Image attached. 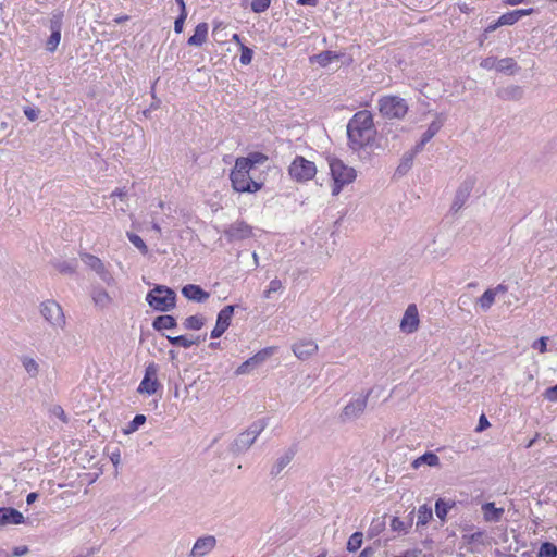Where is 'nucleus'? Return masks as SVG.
Listing matches in <instances>:
<instances>
[{
    "instance_id": "1",
    "label": "nucleus",
    "mask_w": 557,
    "mask_h": 557,
    "mask_svg": "<svg viewBox=\"0 0 557 557\" xmlns=\"http://www.w3.org/2000/svg\"><path fill=\"white\" fill-rule=\"evenodd\" d=\"M375 128L371 112L358 111L347 124V136L350 148L359 150L370 145L375 137Z\"/></svg>"
},
{
    "instance_id": "2",
    "label": "nucleus",
    "mask_w": 557,
    "mask_h": 557,
    "mask_svg": "<svg viewBox=\"0 0 557 557\" xmlns=\"http://www.w3.org/2000/svg\"><path fill=\"white\" fill-rule=\"evenodd\" d=\"M248 164L246 160H236L231 171L232 186L238 193H256L262 186L261 183L251 178Z\"/></svg>"
},
{
    "instance_id": "3",
    "label": "nucleus",
    "mask_w": 557,
    "mask_h": 557,
    "mask_svg": "<svg viewBox=\"0 0 557 557\" xmlns=\"http://www.w3.org/2000/svg\"><path fill=\"white\" fill-rule=\"evenodd\" d=\"M329 166L333 178L332 195L337 196L343 187L356 180L357 172L337 158L329 159Z\"/></svg>"
},
{
    "instance_id": "4",
    "label": "nucleus",
    "mask_w": 557,
    "mask_h": 557,
    "mask_svg": "<svg viewBox=\"0 0 557 557\" xmlns=\"http://www.w3.org/2000/svg\"><path fill=\"white\" fill-rule=\"evenodd\" d=\"M146 301L154 310L166 312L175 307L176 294L170 287L157 285L146 295Z\"/></svg>"
},
{
    "instance_id": "5",
    "label": "nucleus",
    "mask_w": 557,
    "mask_h": 557,
    "mask_svg": "<svg viewBox=\"0 0 557 557\" xmlns=\"http://www.w3.org/2000/svg\"><path fill=\"white\" fill-rule=\"evenodd\" d=\"M381 115L385 119H403L408 112V103L398 96H383L377 101Z\"/></svg>"
},
{
    "instance_id": "6",
    "label": "nucleus",
    "mask_w": 557,
    "mask_h": 557,
    "mask_svg": "<svg viewBox=\"0 0 557 557\" xmlns=\"http://www.w3.org/2000/svg\"><path fill=\"white\" fill-rule=\"evenodd\" d=\"M267 425L268 423L265 419H260L252 422L245 432L240 433L236 437L234 442V449L236 451L247 450L256 442Z\"/></svg>"
},
{
    "instance_id": "7",
    "label": "nucleus",
    "mask_w": 557,
    "mask_h": 557,
    "mask_svg": "<svg viewBox=\"0 0 557 557\" xmlns=\"http://www.w3.org/2000/svg\"><path fill=\"white\" fill-rule=\"evenodd\" d=\"M289 175L297 182H307L313 178L317 174V166L314 162L297 156L288 168Z\"/></svg>"
},
{
    "instance_id": "8",
    "label": "nucleus",
    "mask_w": 557,
    "mask_h": 557,
    "mask_svg": "<svg viewBox=\"0 0 557 557\" xmlns=\"http://www.w3.org/2000/svg\"><path fill=\"white\" fill-rule=\"evenodd\" d=\"M371 393L372 389H369L367 393L359 394L357 397L351 398V400L343 408L341 414L342 421L346 422L358 419L363 413Z\"/></svg>"
},
{
    "instance_id": "9",
    "label": "nucleus",
    "mask_w": 557,
    "mask_h": 557,
    "mask_svg": "<svg viewBox=\"0 0 557 557\" xmlns=\"http://www.w3.org/2000/svg\"><path fill=\"white\" fill-rule=\"evenodd\" d=\"M159 368L154 362L146 366L144 377L137 388V392L143 395H153L160 388L161 384L158 380Z\"/></svg>"
},
{
    "instance_id": "10",
    "label": "nucleus",
    "mask_w": 557,
    "mask_h": 557,
    "mask_svg": "<svg viewBox=\"0 0 557 557\" xmlns=\"http://www.w3.org/2000/svg\"><path fill=\"white\" fill-rule=\"evenodd\" d=\"M40 313L52 326L63 327L65 317L61 306L54 300H46L40 306Z\"/></svg>"
},
{
    "instance_id": "11",
    "label": "nucleus",
    "mask_w": 557,
    "mask_h": 557,
    "mask_svg": "<svg viewBox=\"0 0 557 557\" xmlns=\"http://www.w3.org/2000/svg\"><path fill=\"white\" fill-rule=\"evenodd\" d=\"M81 259L88 268L95 271L107 285L114 284L113 275L98 257L90 253H82Z\"/></svg>"
},
{
    "instance_id": "12",
    "label": "nucleus",
    "mask_w": 557,
    "mask_h": 557,
    "mask_svg": "<svg viewBox=\"0 0 557 557\" xmlns=\"http://www.w3.org/2000/svg\"><path fill=\"white\" fill-rule=\"evenodd\" d=\"M235 307L233 305L225 306L219 313L216 318V323L214 329L211 331V338H219L223 335V333L228 329L232 317L234 314Z\"/></svg>"
},
{
    "instance_id": "13",
    "label": "nucleus",
    "mask_w": 557,
    "mask_h": 557,
    "mask_svg": "<svg viewBox=\"0 0 557 557\" xmlns=\"http://www.w3.org/2000/svg\"><path fill=\"white\" fill-rule=\"evenodd\" d=\"M474 187V180L473 178H467L463 181L460 186L458 187L455 199L451 203V211L458 212L465 203L468 201L471 191Z\"/></svg>"
},
{
    "instance_id": "14",
    "label": "nucleus",
    "mask_w": 557,
    "mask_h": 557,
    "mask_svg": "<svg viewBox=\"0 0 557 557\" xmlns=\"http://www.w3.org/2000/svg\"><path fill=\"white\" fill-rule=\"evenodd\" d=\"M225 235L230 240L246 239L252 236V227L244 221H236L225 230Z\"/></svg>"
},
{
    "instance_id": "15",
    "label": "nucleus",
    "mask_w": 557,
    "mask_h": 557,
    "mask_svg": "<svg viewBox=\"0 0 557 557\" xmlns=\"http://www.w3.org/2000/svg\"><path fill=\"white\" fill-rule=\"evenodd\" d=\"M216 545V539L213 535L201 536L196 540L190 550V557H205Z\"/></svg>"
},
{
    "instance_id": "16",
    "label": "nucleus",
    "mask_w": 557,
    "mask_h": 557,
    "mask_svg": "<svg viewBox=\"0 0 557 557\" xmlns=\"http://www.w3.org/2000/svg\"><path fill=\"white\" fill-rule=\"evenodd\" d=\"M419 326V314L416 305H409L400 322V330L407 334L413 333Z\"/></svg>"
},
{
    "instance_id": "17",
    "label": "nucleus",
    "mask_w": 557,
    "mask_h": 557,
    "mask_svg": "<svg viewBox=\"0 0 557 557\" xmlns=\"http://www.w3.org/2000/svg\"><path fill=\"white\" fill-rule=\"evenodd\" d=\"M25 523V518L22 512L12 507L0 508V529L7 525H16Z\"/></svg>"
},
{
    "instance_id": "18",
    "label": "nucleus",
    "mask_w": 557,
    "mask_h": 557,
    "mask_svg": "<svg viewBox=\"0 0 557 557\" xmlns=\"http://www.w3.org/2000/svg\"><path fill=\"white\" fill-rule=\"evenodd\" d=\"M483 513V520L487 523H497L503 519L505 509L503 507H496L494 502L484 503L481 506Z\"/></svg>"
},
{
    "instance_id": "19",
    "label": "nucleus",
    "mask_w": 557,
    "mask_h": 557,
    "mask_svg": "<svg viewBox=\"0 0 557 557\" xmlns=\"http://www.w3.org/2000/svg\"><path fill=\"white\" fill-rule=\"evenodd\" d=\"M293 351L299 359H307L318 351V345L311 339L300 341L293 345Z\"/></svg>"
},
{
    "instance_id": "20",
    "label": "nucleus",
    "mask_w": 557,
    "mask_h": 557,
    "mask_svg": "<svg viewBox=\"0 0 557 557\" xmlns=\"http://www.w3.org/2000/svg\"><path fill=\"white\" fill-rule=\"evenodd\" d=\"M442 126H443V120H441L440 117L437 120L433 121L429 125L428 129L423 133L420 141L414 146L413 154L422 151L425 144L429 143L438 133V131L441 129Z\"/></svg>"
},
{
    "instance_id": "21",
    "label": "nucleus",
    "mask_w": 557,
    "mask_h": 557,
    "mask_svg": "<svg viewBox=\"0 0 557 557\" xmlns=\"http://www.w3.org/2000/svg\"><path fill=\"white\" fill-rule=\"evenodd\" d=\"M182 294L189 300L203 302L209 298V293L203 290L199 285L187 284L182 288Z\"/></svg>"
},
{
    "instance_id": "22",
    "label": "nucleus",
    "mask_w": 557,
    "mask_h": 557,
    "mask_svg": "<svg viewBox=\"0 0 557 557\" xmlns=\"http://www.w3.org/2000/svg\"><path fill=\"white\" fill-rule=\"evenodd\" d=\"M91 298L95 304L100 309L108 308L111 306L113 299L109 295V293L101 286H95L91 292Z\"/></svg>"
},
{
    "instance_id": "23",
    "label": "nucleus",
    "mask_w": 557,
    "mask_h": 557,
    "mask_svg": "<svg viewBox=\"0 0 557 557\" xmlns=\"http://www.w3.org/2000/svg\"><path fill=\"white\" fill-rule=\"evenodd\" d=\"M295 454L296 449L294 447H290L287 450H285L283 455H281L273 465L271 474L274 476L278 475L285 469V467H287L290 463V461L295 457Z\"/></svg>"
},
{
    "instance_id": "24",
    "label": "nucleus",
    "mask_w": 557,
    "mask_h": 557,
    "mask_svg": "<svg viewBox=\"0 0 557 557\" xmlns=\"http://www.w3.org/2000/svg\"><path fill=\"white\" fill-rule=\"evenodd\" d=\"M533 11L534 10L532 8H530V9H519V10H513V11L507 12L499 16L498 25H513L521 17L531 14Z\"/></svg>"
},
{
    "instance_id": "25",
    "label": "nucleus",
    "mask_w": 557,
    "mask_h": 557,
    "mask_svg": "<svg viewBox=\"0 0 557 557\" xmlns=\"http://www.w3.org/2000/svg\"><path fill=\"white\" fill-rule=\"evenodd\" d=\"M208 36V25L207 23H199L194 34L188 38L189 46H201L206 42Z\"/></svg>"
},
{
    "instance_id": "26",
    "label": "nucleus",
    "mask_w": 557,
    "mask_h": 557,
    "mask_svg": "<svg viewBox=\"0 0 557 557\" xmlns=\"http://www.w3.org/2000/svg\"><path fill=\"white\" fill-rule=\"evenodd\" d=\"M454 500H446L444 498H438L435 503V513L437 518L444 523L446 521L447 515L450 509L455 507Z\"/></svg>"
},
{
    "instance_id": "27",
    "label": "nucleus",
    "mask_w": 557,
    "mask_h": 557,
    "mask_svg": "<svg viewBox=\"0 0 557 557\" xmlns=\"http://www.w3.org/2000/svg\"><path fill=\"white\" fill-rule=\"evenodd\" d=\"M433 519V509L428 504H423L417 511V528L425 527Z\"/></svg>"
},
{
    "instance_id": "28",
    "label": "nucleus",
    "mask_w": 557,
    "mask_h": 557,
    "mask_svg": "<svg viewBox=\"0 0 557 557\" xmlns=\"http://www.w3.org/2000/svg\"><path fill=\"white\" fill-rule=\"evenodd\" d=\"M152 326L157 331L171 330L176 327V320L169 314L159 315L153 320Z\"/></svg>"
},
{
    "instance_id": "29",
    "label": "nucleus",
    "mask_w": 557,
    "mask_h": 557,
    "mask_svg": "<svg viewBox=\"0 0 557 557\" xmlns=\"http://www.w3.org/2000/svg\"><path fill=\"white\" fill-rule=\"evenodd\" d=\"M422 465L436 467L440 465V458L436 454L429 451L414 459L411 466L413 469H418Z\"/></svg>"
},
{
    "instance_id": "30",
    "label": "nucleus",
    "mask_w": 557,
    "mask_h": 557,
    "mask_svg": "<svg viewBox=\"0 0 557 557\" xmlns=\"http://www.w3.org/2000/svg\"><path fill=\"white\" fill-rule=\"evenodd\" d=\"M21 362L25 371L28 373L30 377H36L39 373V364L38 362L28 356H23L21 358Z\"/></svg>"
},
{
    "instance_id": "31",
    "label": "nucleus",
    "mask_w": 557,
    "mask_h": 557,
    "mask_svg": "<svg viewBox=\"0 0 557 557\" xmlns=\"http://www.w3.org/2000/svg\"><path fill=\"white\" fill-rule=\"evenodd\" d=\"M339 54L334 51H323L319 54H315L312 60L317 62L320 66H327L334 60H338Z\"/></svg>"
},
{
    "instance_id": "32",
    "label": "nucleus",
    "mask_w": 557,
    "mask_h": 557,
    "mask_svg": "<svg viewBox=\"0 0 557 557\" xmlns=\"http://www.w3.org/2000/svg\"><path fill=\"white\" fill-rule=\"evenodd\" d=\"M54 268L64 274H73L76 270L77 262L74 259L71 260H58L53 262Z\"/></svg>"
},
{
    "instance_id": "33",
    "label": "nucleus",
    "mask_w": 557,
    "mask_h": 557,
    "mask_svg": "<svg viewBox=\"0 0 557 557\" xmlns=\"http://www.w3.org/2000/svg\"><path fill=\"white\" fill-rule=\"evenodd\" d=\"M495 293H493L491 289H486L479 298L478 305L483 311H487L495 302Z\"/></svg>"
},
{
    "instance_id": "34",
    "label": "nucleus",
    "mask_w": 557,
    "mask_h": 557,
    "mask_svg": "<svg viewBox=\"0 0 557 557\" xmlns=\"http://www.w3.org/2000/svg\"><path fill=\"white\" fill-rule=\"evenodd\" d=\"M146 420V416L136 414L134 419L123 429V433L127 435L136 432L141 425L145 424Z\"/></svg>"
},
{
    "instance_id": "35",
    "label": "nucleus",
    "mask_w": 557,
    "mask_h": 557,
    "mask_svg": "<svg viewBox=\"0 0 557 557\" xmlns=\"http://www.w3.org/2000/svg\"><path fill=\"white\" fill-rule=\"evenodd\" d=\"M385 518L379 517L372 520L369 530H368V536L369 537H375L377 536L384 529H385Z\"/></svg>"
},
{
    "instance_id": "36",
    "label": "nucleus",
    "mask_w": 557,
    "mask_h": 557,
    "mask_svg": "<svg viewBox=\"0 0 557 557\" xmlns=\"http://www.w3.org/2000/svg\"><path fill=\"white\" fill-rule=\"evenodd\" d=\"M205 324V318L202 315H190L185 319L184 321V327L186 330H200Z\"/></svg>"
},
{
    "instance_id": "37",
    "label": "nucleus",
    "mask_w": 557,
    "mask_h": 557,
    "mask_svg": "<svg viewBox=\"0 0 557 557\" xmlns=\"http://www.w3.org/2000/svg\"><path fill=\"white\" fill-rule=\"evenodd\" d=\"M363 542V534L362 532H355L350 535L347 542V550L350 553L357 552Z\"/></svg>"
},
{
    "instance_id": "38",
    "label": "nucleus",
    "mask_w": 557,
    "mask_h": 557,
    "mask_svg": "<svg viewBox=\"0 0 557 557\" xmlns=\"http://www.w3.org/2000/svg\"><path fill=\"white\" fill-rule=\"evenodd\" d=\"M168 339L172 345L183 348H189L197 343L195 339H190L184 335L168 336Z\"/></svg>"
},
{
    "instance_id": "39",
    "label": "nucleus",
    "mask_w": 557,
    "mask_h": 557,
    "mask_svg": "<svg viewBox=\"0 0 557 557\" xmlns=\"http://www.w3.org/2000/svg\"><path fill=\"white\" fill-rule=\"evenodd\" d=\"M537 557H557V546L550 542L541 545Z\"/></svg>"
},
{
    "instance_id": "40",
    "label": "nucleus",
    "mask_w": 557,
    "mask_h": 557,
    "mask_svg": "<svg viewBox=\"0 0 557 557\" xmlns=\"http://www.w3.org/2000/svg\"><path fill=\"white\" fill-rule=\"evenodd\" d=\"M126 236L128 238V240L143 253V255H146L148 252V247L147 245L145 244V242L143 240V238L140 236H138L137 234H134V233H131V232H127L126 233Z\"/></svg>"
},
{
    "instance_id": "41",
    "label": "nucleus",
    "mask_w": 557,
    "mask_h": 557,
    "mask_svg": "<svg viewBox=\"0 0 557 557\" xmlns=\"http://www.w3.org/2000/svg\"><path fill=\"white\" fill-rule=\"evenodd\" d=\"M517 63L512 58H504L500 60H497V71L504 72V73H511L512 70L516 67Z\"/></svg>"
},
{
    "instance_id": "42",
    "label": "nucleus",
    "mask_w": 557,
    "mask_h": 557,
    "mask_svg": "<svg viewBox=\"0 0 557 557\" xmlns=\"http://www.w3.org/2000/svg\"><path fill=\"white\" fill-rule=\"evenodd\" d=\"M240 58L239 61L243 65H248L251 63L253 51L249 47L245 46L244 44H240Z\"/></svg>"
},
{
    "instance_id": "43",
    "label": "nucleus",
    "mask_w": 557,
    "mask_h": 557,
    "mask_svg": "<svg viewBox=\"0 0 557 557\" xmlns=\"http://www.w3.org/2000/svg\"><path fill=\"white\" fill-rule=\"evenodd\" d=\"M282 288H283L282 281L278 278H273L270 282L268 288L264 290L263 297L267 299H270L272 297L273 293L281 290Z\"/></svg>"
},
{
    "instance_id": "44",
    "label": "nucleus",
    "mask_w": 557,
    "mask_h": 557,
    "mask_svg": "<svg viewBox=\"0 0 557 557\" xmlns=\"http://www.w3.org/2000/svg\"><path fill=\"white\" fill-rule=\"evenodd\" d=\"M265 159L267 158L262 153H251L246 158H237L236 160H246L249 163L250 172L256 164L263 162Z\"/></svg>"
},
{
    "instance_id": "45",
    "label": "nucleus",
    "mask_w": 557,
    "mask_h": 557,
    "mask_svg": "<svg viewBox=\"0 0 557 557\" xmlns=\"http://www.w3.org/2000/svg\"><path fill=\"white\" fill-rule=\"evenodd\" d=\"M61 40V33L53 32L47 40V50L50 52L55 51Z\"/></svg>"
},
{
    "instance_id": "46",
    "label": "nucleus",
    "mask_w": 557,
    "mask_h": 557,
    "mask_svg": "<svg viewBox=\"0 0 557 557\" xmlns=\"http://www.w3.org/2000/svg\"><path fill=\"white\" fill-rule=\"evenodd\" d=\"M271 0H252L251 10L256 13H262L270 7Z\"/></svg>"
},
{
    "instance_id": "47",
    "label": "nucleus",
    "mask_w": 557,
    "mask_h": 557,
    "mask_svg": "<svg viewBox=\"0 0 557 557\" xmlns=\"http://www.w3.org/2000/svg\"><path fill=\"white\" fill-rule=\"evenodd\" d=\"M256 367L255 363L251 361V358L243 362L235 371L236 375H243L247 374L251 368Z\"/></svg>"
},
{
    "instance_id": "48",
    "label": "nucleus",
    "mask_w": 557,
    "mask_h": 557,
    "mask_svg": "<svg viewBox=\"0 0 557 557\" xmlns=\"http://www.w3.org/2000/svg\"><path fill=\"white\" fill-rule=\"evenodd\" d=\"M50 413L52 416L57 417L58 419H60L62 422H64V423L67 422V417L61 406H59V405L52 406L50 409Z\"/></svg>"
},
{
    "instance_id": "49",
    "label": "nucleus",
    "mask_w": 557,
    "mask_h": 557,
    "mask_svg": "<svg viewBox=\"0 0 557 557\" xmlns=\"http://www.w3.org/2000/svg\"><path fill=\"white\" fill-rule=\"evenodd\" d=\"M391 528L393 531L396 532H407V525L404 521H401L399 518L394 517L391 521Z\"/></svg>"
},
{
    "instance_id": "50",
    "label": "nucleus",
    "mask_w": 557,
    "mask_h": 557,
    "mask_svg": "<svg viewBox=\"0 0 557 557\" xmlns=\"http://www.w3.org/2000/svg\"><path fill=\"white\" fill-rule=\"evenodd\" d=\"M480 66L485 70H497V59L494 57H487L481 61Z\"/></svg>"
},
{
    "instance_id": "51",
    "label": "nucleus",
    "mask_w": 557,
    "mask_h": 557,
    "mask_svg": "<svg viewBox=\"0 0 557 557\" xmlns=\"http://www.w3.org/2000/svg\"><path fill=\"white\" fill-rule=\"evenodd\" d=\"M270 354H271V349L261 350L251 357V361L255 363V366H258L261 362H263Z\"/></svg>"
},
{
    "instance_id": "52",
    "label": "nucleus",
    "mask_w": 557,
    "mask_h": 557,
    "mask_svg": "<svg viewBox=\"0 0 557 557\" xmlns=\"http://www.w3.org/2000/svg\"><path fill=\"white\" fill-rule=\"evenodd\" d=\"M187 17V12H181L174 22V30L180 34L183 32L184 22Z\"/></svg>"
},
{
    "instance_id": "53",
    "label": "nucleus",
    "mask_w": 557,
    "mask_h": 557,
    "mask_svg": "<svg viewBox=\"0 0 557 557\" xmlns=\"http://www.w3.org/2000/svg\"><path fill=\"white\" fill-rule=\"evenodd\" d=\"M61 27H62V17H61V15H53V17L50 20L51 33H53V32H60L61 33Z\"/></svg>"
},
{
    "instance_id": "54",
    "label": "nucleus",
    "mask_w": 557,
    "mask_h": 557,
    "mask_svg": "<svg viewBox=\"0 0 557 557\" xmlns=\"http://www.w3.org/2000/svg\"><path fill=\"white\" fill-rule=\"evenodd\" d=\"M544 397L549 401L557 403V384L548 387L544 393Z\"/></svg>"
},
{
    "instance_id": "55",
    "label": "nucleus",
    "mask_w": 557,
    "mask_h": 557,
    "mask_svg": "<svg viewBox=\"0 0 557 557\" xmlns=\"http://www.w3.org/2000/svg\"><path fill=\"white\" fill-rule=\"evenodd\" d=\"M547 337H541L533 343L532 347L541 352H544L547 350Z\"/></svg>"
},
{
    "instance_id": "56",
    "label": "nucleus",
    "mask_w": 557,
    "mask_h": 557,
    "mask_svg": "<svg viewBox=\"0 0 557 557\" xmlns=\"http://www.w3.org/2000/svg\"><path fill=\"white\" fill-rule=\"evenodd\" d=\"M507 98H519L521 97L522 90L520 87L513 86L505 90Z\"/></svg>"
},
{
    "instance_id": "57",
    "label": "nucleus",
    "mask_w": 557,
    "mask_h": 557,
    "mask_svg": "<svg viewBox=\"0 0 557 557\" xmlns=\"http://www.w3.org/2000/svg\"><path fill=\"white\" fill-rule=\"evenodd\" d=\"M490 425V422L487 421L486 417L482 414L479 419V425L476 428V431L481 432L485 430Z\"/></svg>"
},
{
    "instance_id": "58",
    "label": "nucleus",
    "mask_w": 557,
    "mask_h": 557,
    "mask_svg": "<svg viewBox=\"0 0 557 557\" xmlns=\"http://www.w3.org/2000/svg\"><path fill=\"white\" fill-rule=\"evenodd\" d=\"M110 460L111 462L117 467L119 463L121 462V455H120V451L119 450H115V451H112L111 455H110Z\"/></svg>"
},
{
    "instance_id": "59",
    "label": "nucleus",
    "mask_w": 557,
    "mask_h": 557,
    "mask_svg": "<svg viewBox=\"0 0 557 557\" xmlns=\"http://www.w3.org/2000/svg\"><path fill=\"white\" fill-rule=\"evenodd\" d=\"M413 156H410L408 159H406L397 169L398 172L406 171L408 168H410L412 162Z\"/></svg>"
},
{
    "instance_id": "60",
    "label": "nucleus",
    "mask_w": 557,
    "mask_h": 557,
    "mask_svg": "<svg viewBox=\"0 0 557 557\" xmlns=\"http://www.w3.org/2000/svg\"><path fill=\"white\" fill-rule=\"evenodd\" d=\"M483 534H484L483 531H476V532L472 533L469 536V542L470 543L479 542L482 539Z\"/></svg>"
},
{
    "instance_id": "61",
    "label": "nucleus",
    "mask_w": 557,
    "mask_h": 557,
    "mask_svg": "<svg viewBox=\"0 0 557 557\" xmlns=\"http://www.w3.org/2000/svg\"><path fill=\"white\" fill-rule=\"evenodd\" d=\"M374 548L372 547H366L362 549L358 557H372L374 555Z\"/></svg>"
},
{
    "instance_id": "62",
    "label": "nucleus",
    "mask_w": 557,
    "mask_h": 557,
    "mask_svg": "<svg viewBox=\"0 0 557 557\" xmlns=\"http://www.w3.org/2000/svg\"><path fill=\"white\" fill-rule=\"evenodd\" d=\"M28 552V548L26 546H17L13 550L14 556H23Z\"/></svg>"
},
{
    "instance_id": "63",
    "label": "nucleus",
    "mask_w": 557,
    "mask_h": 557,
    "mask_svg": "<svg viewBox=\"0 0 557 557\" xmlns=\"http://www.w3.org/2000/svg\"><path fill=\"white\" fill-rule=\"evenodd\" d=\"M493 293H495V296L498 294H505L507 292V286L499 284L495 288H490Z\"/></svg>"
},
{
    "instance_id": "64",
    "label": "nucleus",
    "mask_w": 557,
    "mask_h": 557,
    "mask_svg": "<svg viewBox=\"0 0 557 557\" xmlns=\"http://www.w3.org/2000/svg\"><path fill=\"white\" fill-rule=\"evenodd\" d=\"M126 196V190L124 189H120V188H116L114 191L111 193L110 197L113 198V197H119V198H124Z\"/></svg>"
}]
</instances>
